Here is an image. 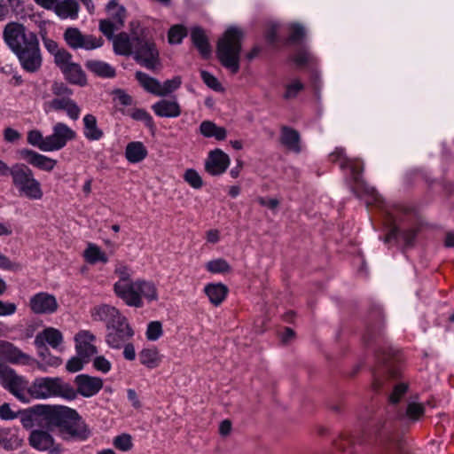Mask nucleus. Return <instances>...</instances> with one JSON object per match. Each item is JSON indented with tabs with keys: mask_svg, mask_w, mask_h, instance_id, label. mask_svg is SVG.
Wrapping results in <instances>:
<instances>
[{
	"mask_svg": "<svg viewBox=\"0 0 454 454\" xmlns=\"http://www.w3.org/2000/svg\"><path fill=\"white\" fill-rule=\"evenodd\" d=\"M84 123V136L87 139L94 141L99 140L104 133L103 131L98 128L97 119L92 114H86L83 118Z\"/></svg>",
	"mask_w": 454,
	"mask_h": 454,
	"instance_id": "2f4dec72",
	"label": "nucleus"
},
{
	"mask_svg": "<svg viewBox=\"0 0 454 454\" xmlns=\"http://www.w3.org/2000/svg\"><path fill=\"white\" fill-rule=\"evenodd\" d=\"M92 317L97 321L106 323L107 331L132 330L125 317L117 309L109 305H102L94 309Z\"/></svg>",
	"mask_w": 454,
	"mask_h": 454,
	"instance_id": "9d476101",
	"label": "nucleus"
},
{
	"mask_svg": "<svg viewBox=\"0 0 454 454\" xmlns=\"http://www.w3.org/2000/svg\"><path fill=\"white\" fill-rule=\"evenodd\" d=\"M51 92L55 98L72 97L73 90L63 82H54L51 85Z\"/></svg>",
	"mask_w": 454,
	"mask_h": 454,
	"instance_id": "13d9d810",
	"label": "nucleus"
},
{
	"mask_svg": "<svg viewBox=\"0 0 454 454\" xmlns=\"http://www.w3.org/2000/svg\"><path fill=\"white\" fill-rule=\"evenodd\" d=\"M114 291L130 307L142 308L144 306L143 298L148 302L158 300L157 287L151 281L137 279L130 283L116 282Z\"/></svg>",
	"mask_w": 454,
	"mask_h": 454,
	"instance_id": "20e7f679",
	"label": "nucleus"
},
{
	"mask_svg": "<svg viewBox=\"0 0 454 454\" xmlns=\"http://www.w3.org/2000/svg\"><path fill=\"white\" fill-rule=\"evenodd\" d=\"M129 115L136 121H140L145 123L146 127L151 129H154V122L153 117L145 109L137 108L131 111Z\"/></svg>",
	"mask_w": 454,
	"mask_h": 454,
	"instance_id": "c03bdc74",
	"label": "nucleus"
},
{
	"mask_svg": "<svg viewBox=\"0 0 454 454\" xmlns=\"http://www.w3.org/2000/svg\"><path fill=\"white\" fill-rule=\"evenodd\" d=\"M1 355L11 364H30L32 357L8 341L0 342Z\"/></svg>",
	"mask_w": 454,
	"mask_h": 454,
	"instance_id": "aec40b11",
	"label": "nucleus"
},
{
	"mask_svg": "<svg viewBox=\"0 0 454 454\" xmlns=\"http://www.w3.org/2000/svg\"><path fill=\"white\" fill-rule=\"evenodd\" d=\"M18 417V414L12 411L10 404L7 403L0 406V418L4 420L13 419Z\"/></svg>",
	"mask_w": 454,
	"mask_h": 454,
	"instance_id": "774afa93",
	"label": "nucleus"
},
{
	"mask_svg": "<svg viewBox=\"0 0 454 454\" xmlns=\"http://www.w3.org/2000/svg\"><path fill=\"white\" fill-rule=\"evenodd\" d=\"M114 445L116 449L121 451H128L132 447L131 437L129 434H123L118 435L114 440Z\"/></svg>",
	"mask_w": 454,
	"mask_h": 454,
	"instance_id": "864d4df0",
	"label": "nucleus"
},
{
	"mask_svg": "<svg viewBox=\"0 0 454 454\" xmlns=\"http://www.w3.org/2000/svg\"><path fill=\"white\" fill-rule=\"evenodd\" d=\"M87 363L88 361L86 359H82L79 356H74L67 361L66 369L69 372H76L82 370L84 364Z\"/></svg>",
	"mask_w": 454,
	"mask_h": 454,
	"instance_id": "4d7b16f0",
	"label": "nucleus"
},
{
	"mask_svg": "<svg viewBox=\"0 0 454 454\" xmlns=\"http://www.w3.org/2000/svg\"><path fill=\"white\" fill-rule=\"evenodd\" d=\"M27 143L38 147L41 151L50 152V150L44 149V145L47 143V137H43L39 130L34 129L27 133Z\"/></svg>",
	"mask_w": 454,
	"mask_h": 454,
	"instance_id": "79ce46f5",
	"label": "nucleus"
},
{
	"mask_svg": "<svg viewBox=\"0 0 454 454\" xmlns=\"http://www.w3.org/2000/svg\"><path fill=\"white\" fill-rule=\"evenodd\" d=\"M119 28H121V27L117 26L110 20H102L99 22V30L109 40H112L114 37V31Z\"/></svg>",
	"mask_w": 454,
	"mask_h": 454,
	"instance_id": "3c124183",
	"label": "nucleus"
},
{
	"mask_svg": "<svg viewBox=\"0 0 454 454\" xmlns=\"http://www.w3.org/2000/svg\"><path fill=\"white\" fill-rule=\"evenodd\" d=\"M30 397L35 399H47L60 397L66 400H74V388L60 377L36 378L28 388Z\"/></svg>",
	"mask_w": 454,
	"mask_h": 454,
	"instance_id": "39448f33",
	"label": "nucleus"
},
{
	"mask_svg": "<svg viewBox=\"0 0 454 454\" xmlns=\"http://www.w3.org/2000/svg\"><path fill=\"white\" fill-rule=\"evenodd\" d=\"M72 55L65 49H59L54 54V61L55 64L60 68L62 71V67H65L71 64Z\"/></svg>",
	"mask_w": 454,
	"mask_h": 454,
	"instance_id": "603ef678",
	"label": "nucleus"
},
{
	"mask_svg": "<svg viewBox=\"0 0 454 454\" xmlns=\"http://www.w3.org/2000/svg\"><path fill=\"white\" fill-rule=\"evenodd\" d=\"M289 36L287 43L299 44L306 35L305 27L300 23H291L288 26Z\"/></svg>",
	"mask_w": 454,
	"mask_h": 454,
	"instance_id": "58836bf2",
	"label": "nucleus"
},
{
	"mask_svg": "<svg viewBox=\"0 0 454 454\" xmlns=\"http://www.w3.org/2000/svg\"><path fill=\"white\" fill-rule=\"evenodd\" d=\"M43 108L46 113L51 111H65L67 116L76 121L81 113V109L71 97L54 98L51 100L46 101L43 104Z\"/></svg>",
	"mask_w": 454,
	"mask_h": 454,
	"instance_id": "dca6fc26",
	"label": "nucleus"
},
{
	"mask_svg": "<svg viewBox=\"0 0 454 454\" xmlns=\"http://www.w3.org/2000/svg\"><path fill=\"white\" fill-rule=\"evenodd\" d=\"M365 436H366V434H364L361 437L360 436L359 437L358 436L357 437H355V436L341 437L335 442V447L342 452L351 453L352 451L349 450V449H352L356 443H359V444L364 443L366 441Z\"/></svg>",
	"mask_w": 454,
	"mask_h": 454,
	"instance_id": "e433bc0d",
	"label": "nucleus"
},
{
	"mask_svg": "<svg viewBox=\"0 0 454 454\" xmlns=\"http://www.w3.org/2000/svg\"><path fill=\"white\" fill-rule=\"evenodd\" d=\"M407 389H408V385L403 382L396 384L395 386L393 392L389 395L391 410L394 411L395 405L400 401L402 396L406 393Z\"/></svg>",
	"mask_w": 454,
	"mask_h": 454,
	"instance_id": "09e8293b",
	"label": "nucleus"
},
{
	"mask_svg": "<svg viewBox=\"0 0 454 454\" xmlns=\"http://www.w3.org/2000/svg\"><path fill=\"white\" fill-rule=\"evenodd\" d=\"M28 441L29 444L37 450H49L51 454H59L62 450L59 444H55L54 438L48 430H33Z\"/></svg>",
	"mask_w": 454,
	"mask_h": 454,
	"instance_id": "f3484780",
	"label": "nucleus"
},
{
	"mask_svg": "<svg viewBox=\"0 0 454 454\" xmlns=\"http://www.w3.org/2000/svg\"><path fill=\"white\" fill-rule=\"evenodd\" d=\"M17 310V306L13 302H7L0 300V317L13 315Z\"/></svg>",
	"mask_w": 454,
	"mask_h": 454,
	"instance_id": "680f3d73",
	"label": "nucleus"
},
{
	"mask_svg": "<svg viewBox=\"0 0 454 454\" xmlns=\"http://www.w3.org/2000/svg\"><path fill=\"white\" fill-rule=\"evenodd\" d=\"M84 257L90 264H95L98 262H102L104 263L108 262L106 254L102 252L98 246L93 244H89L88 247L84 251Z\"/></svg>",
	"mask_w": 454,
	"mask_h": 454,
	"instance_id": "c9c22d12",
	"label": "nucleus"
},
{
	"mask_svg": "<svg viewBox=\"0 0 454 454\" xmlns=\"http://www.w3.org/2000/svg\"><path fill=\"white\" fill-rule=\"evenodd\" d=\"M85 67L89 71L103 78H114L116 74L113 67L101 60H88Z\"/></svg>",
	"mask_w": 454,
	"mask_h": 454,
	"instance_id": "cd10ccee",
	"label": "nucleus"
},
{
	"mask_svg": "<svg viewBox=\"0 0 454 454\" xmlns=\"http://www.w3.org/2000/svg\"><path fill=\"white\" fill-rule=\"evenodd\" d=\"M280 141L288 149L297 153L300 152V135L297 130L287 126H283L281 128Z\"/></svg>",
	"mask_w": 454,
	"mask_h": 454,
	"instance_id": "c85d7f7f",
	"label": "nucleus"
},
{
	"mask_svg": "<svg viewBox=\"0 0 454 454\" xmlns=\"http://www.w3.org/2000/svg\"><path fill=\"white\" fill-rule=\"evenodd\" d=\"M76 389L74 388L75 398L78 395L85 398L96 395L103 387V380L98 377L88 374H79L74 378Z\"/></svg>",
	"mask_w": 454,
	"mask_h": 454,
	"instance_id": "4468645a",
	"label": "nucleus"
},
{
	"mask_svg": "<svg viewBox=\"0 0 454 454\" xmlns=\"http://www.w3.org/2000/svg\"><path fill=\"white\" fill-rule=\"evenodd\" d=\"M202 81L212 90L215 91H221L223 90L222 85L218 80L211 74L209 72L202 70L200 72Z\"/></svg>",
	"mask_w": 454,
	"mask_h": 454,
	"instance_id": "6e6d98bb",
	"label": "nucleus"
},
{
	"mask_svg": "<svg viewBox=\"0 0 454 454\" xmlns=\"http://www.w3.org/2000/svg\"><path fill=\"white\" fill-rule=\"evenodd\" d=\"M187 35V29L183 25H174L172 26L168 34V38L169 43H181L184 37Z\"/></svg>",
	"mask_w": 454,
	"mask_h": 454,
	"instance_id": "ea45409f",
	"label": "nucleus"
},
{
	"mask_svg": "<svg viewBox=\"0 0 454 454\" xmlns=\"http://www.w3.org/2000/svg\"><path fill=\"white\" fill-rule=\"evenodd\" d=\"M63 342L61 332L53 327H47L35 338V345L43 346L48 343L52 348H58Z\"/></svg>",
	"mask_w": 454,
	"mask_h": 454,
	"instance_id": "4be33fe9",
	"label": "nucleus"
},
{
	"mask_svg": "<svg viewBox=\"0 0 454 454\" xmlns=\"http://www.w3.org/2000/svg\"><path fill=\"white\" fill-rule=\"evenodd\" d=\"M159 117L176 118L181 114V107L176 100L161 99L152 106Z\"/></svg>",
	"mask_w": 454,
	"mask_h": 454,
	"instance_id": "412c9836",
	"label": "nucleus"
},
{
	"mask_svg": "<svg viewBox=\"0 0 454 454\" xmlns=\"http://www.w3.org/2000/svg\"><path fill=\"white\" fill-rule=\"evenodd\" d=\"M346 165L350 168L354 180L356 183H359L360 176L363 172V165L358 161H346L340 163L341 168L345 167Z\"/></svg>",
	"mask_w": 454,
	"mask_h": 454,
	"instance_id": "bf43d9fd",
	"label": "nucleus"
},
{
	"mask_svg": "<svg viewBox=\"0 0 454 454\" xmlns=\"http://www.w3.org/2000/svg\"><path fill=\"white\" fill-rule=\"evenodd\" d=\"M115 273L119 276L121 283H130V270L125 265H119L115 269Z\"/></svg>",
	"mask_w": 454,
	"mask_h": 454,
	"instance_id": "338daca9",
	"label": "nucleus"
},
{
	"mask_svg": "<svg viewBox=\"0 0 454 454\" xmlns=\"http://www.w3.org/2000/svg\"><path fill=\"white\" fill-rule=\"evenodd\" d=\"M184 179L194 189H200L203 185L201 176L195 169L192 168H189L184 172Z\"/></svg>",
	"mask_w": 454,
	"mask_h": 454,
	"instance_id": "49530a36",
	"label": "nucleus"
},
{
	"mask_svg": "<svg viewBox=\"0 0 454 454\" xmlns=\"http://www.w3.org/2000/svg\"><path fill=\"white\" fill-rule=\"evenodd\" d=\"M10 176L12 178V184L17 188L20 195L30 200H40L43 193L41 184L34 177L33 171L23 163H16L10 168Z\"/></svg>",
	"mask_w": 454,
	"mask_h": 454,
	"instance_id": "0eeeda50",
	"label": "nucleus"
},
{
	"mask_svg": "<svg viewBox=\"0 0 454 454\" xmlns=\"http://www.w3.org/2000/svg\"><path fill=\"white\" fill-rule=\"evenodd\" d=\"M138 357L140 363L149 369L158 367L160 363V356L155 348L142 349Z\"/></svg>",
	"mask_w": 454,
	"mask_h": 454,
	"instance_id": "72a5a7b5",
	"label": "nucleus"
},
{
	"mask_svg": "<svg viewBox=\"0 0 454 454\" xmlns=\"http://www.w3.org/2000/svg\"><path fill=\"white\" fill-rule=\"evenodd\" d=\"M60 19L74 20L78 17L80 6L75 0H57L52 9Z\"/></svg>",
	"mask_w": 454,
	"mask_h": 454,
	"instance_id": "b1692460",
	"label": "nucleus"
},
{
	"mask_svg": "<svg viewBox=\"0 0 454 454\" xmlns=\"http://www.w3.org/2000/svg\"><path fill=\"white\" fill-rule=\"evenodd\" d=\"M191 38L201 57L206 59H208L211 56L212 49L204 30L200 27H193L191 32Z\"/></svg>",
	"mask_w": 454,
	"mask_h": 454,
	"instance_id": "5701e85b",
	"label": "nucleus"
},
{
	"mask_svg": "<svg viewBox=\"0 0 454 454\" xmlns=\"http://www.w3.org/2000/svg\"><path fill=\"white\" fill-rule=\"evenodd\" d=\"M134 334L132 330L108 331L106 341L113 348H120Z\"/></svg>",
	"mask_w": 454,
	"mask_h": 454,
	"instance_id": "7c9ffc66",
	"label": "nucleus"
},
{
	"mask_svg": "<svg viewBox=\"0 0 454 454\" xmlns=\"http://www.w3.org/2000/svg\"><path fill=\"white\" fill-rule=\"evenodd\" d=\"M132 55L137 64L148 70L156 71L160 67V54L156 44L146 36H134Z\"/></svg>",
	"mask_w": 454,
	"mask_h": 454,
	"instance_id": "6e6552de",
	"label": "nucleus"
},
{
	"mask_svg": "<svg viewBox=\"0 0 454 454\" xmlns=\"http://www.w3.org/2000/svg\"><path fill=\"white\" fill-rule=\"evenodd\" d=\"M64 39L72 49L93 50L102 46L103 39L91 35H84L76 27H68L64 33Z\"/></svg>",
	"mask_w": 454,
	"mask_h": 454,
	"instance_id": "f8f14e48",
	"label": "nucleus"
},
{
	"mask_svg": "<svg viewBox=\"0 0 454 454\" xmlns=\"http://www.w3.org/2000/svg\"><path fill=\"white\" fill-rule=\"evenodd\" d=\"M204 291L207 295L210 302L215 306H218L223 301L229 290L225 285L222 283H216L207 285Z\"/></svg>",
	"mask_w": 454,
	"mask_h": 454,
	"instance_id": "a878e982",
	"label": "nucleus"
},
{
	"mask_svg": "<svg viewBox=\"0 0 454 454\" xmlns=\"http://www.w3.org/2000/svg\"><path fill=\"white\" fill-rule=\"evenodd\" d=\"M18 153L20 157L26 160L28 164L43 171H51L57 164L56 160L40 154L30 149H20L18 151Z\"/></svg>",
	"mask_w": 454,
	"mask_h": 454,
	"instance_id": "6ab92c4d",
	"label": "nucleus"
},
{
	"mask_svg": "<svg viewBox=\"0 0 454 454\" xmlns=\"http://www.w3.org/2000/svg\"><path fill=\"white\" fill-rule=\"evenodd\" d=\"M229 165V156L222 150L215 149L209 153L205 163V169L212 176H219L226 171Z\"/></svg>",
	"mask_w": 454,
	"mask_h": 454,
	"instance_id": "a211bd4d",
	"label": "nucleus"
},
{
	"mask_svg": "<svg viewBox=\"0 0 454 454\" xmlns=\"http://www.w3.org/2000/svg\"><path fill=\"white\" fill-rule=\"evenodd\" d=\"M136 79L140 85L148 92L159 96V90L161 83L155 78L149 76L147 74L137 71L136 72Z\"/></svg>",
	"mask_w": 454,
	"mask_h": 454,
	"instance_id": "473e14b6",
	"label": "nucleus"
},
{
	"mask_svg": "<svg viewBox=\"0 0 454 454\" xmlns=\"http://www.w3.org/2000/svg\"><path fill=\"white\" fill-rule=\"evenodd\" d=\"M75 348L77 355L88 362L90 357L97 354V347L92 343H76Z\"/></svg>",
	"mask_w": 454,
	"mask_h": 454,
	"instance_id": "a18cd8bd",
	"label": "nucleus"
},
{
	"mask_svg": "<svg viewBox=\"0 0 454 454\" xmlns=\"http://www.w3.org/2000/svg\"><path fill=\"white\" fill-rule=\"evenodd\" d=\"M94 367L104 373L108 372L111 369L110 362L104 356H97L93 361Z\"/></svg>",
	"mask_w": 454,
	"mask_h": 454,
	"instance_id": "e2e57ef3",
	"label": "nucleus"
},
{
	"mask_svg": "<svg viewBox=\"0 0 454 454\" xmlns=\"http://www.w3.org/2000/svg\"><path fill=\"white\" fill-rule=\"evenodd\" d=\"M76 343H92L96 337L89 331H80L74 337Z\"/></svg>",
	"mask_w": 454,
	"mask_h": 454,
	"instance_id": "69168bd1",
	"label": "nucleus"
},
{
	"mask_svg": "<svg viewBox=\"0 0 454 454\" xmlns=\"http://www.w3.org/2000/svg\"><path fill=\"white\" fill-rule=\"evenodd\" d=\"M304 89V85L299 81L295 80L293 82L287 84L286 86V92L284 94V98L291 99L294 98L300 91Z\"/></svg>",
	"mask_w": 454,
	"mask_h": 454,
	"instance_id": "5fc2aeb1",
	"label": "nucleus"
},
{
	"mask_svg": "<svg viewBox=\"0 0 454 454\" xmlns=\"http://www.w3.org/2000/svg\"><path fill=\"white\" fill-rule=\"evenodd\" d=\"M216 129V125L210 121H204L200 123V133L206 137H212V134Z\"/></svg>",
	"mask_w": 454,
	"mask_h": 454,
	"instance_id": "0e129e2a",
	"label": "nucleus"
},
{
	"mask_svg": "<svg viewBox=\"0 0 454 454\" xmlns=\"http://www.w3.org/2000/svg\"><path fill=\"white\" fill-rule=\"evenodd\" d=\"M379 368L374 372L373 388L378 391L385 379H397L401 370L399 364L402 357L399 351L393 348H379L375 349Z\"/></svg>",
	"mask_w": 454,
	"mask_h": 454,
	"instance_id": "423d86ee",
	"label": "nucleus"
},
{
	"mask_svg": "<svg viewBox=\"0 0 454 454\" xmlns=\"http://www.w3.org/2000/svg\"><path fill=\"white\" fill-rule=\"evenodd\" d=\"M19 445V439L15 435L11 436L10 438H0V447L4 448L6 450H14L18 448Z\"/></svg>",
	"mask_w": 454,
	"mask_h": 454,
	"instance_id": "052dcab7",
	"label": "nucleus"
},
{
	"mask_svg": "<svg viewBox=\"0 0 454 454\" xmlns=\"http://www.w3.org/2000/svg\"><path fill=\"white\" fill-rule=\"evenodd\" d=\"M36 414L40 425L48 431L58 429L64 441L83 442L90 438L91 431L79 413L62 405H38Z\"/></svg>",
	"mask_w": 454,
	"mask_h": 454,
	"instance_id": "f257e3e1",
	"label": "nucleus"
},
{
	"mask_svg": "<svg viewBox=\"0 0 454 454\" xmlns=\"http://www.w3.org/2000/svg\"><path fill=\"white\" fill-rule=\"evenodd\" d=\"M29 307L35 314H53L57 311L59 304L53 294L40 292L30 298Z\"/></svg>",
	"mask_w": 454,
	"mask_h": 454,
	"instance_id": "2eb2a0df",
	"label": "nucleus"
},
{
	"mask_svg": "<svg viewBox=\"0 0 454 454\" xmlns=\"http://www.w3.org/2000/svg\"><path fill=\"white\" fill-rule=\"evenodd\" d=\"M163 333L162 325L160 321H152L147 325L146 338L149 340H157Z\"/></svg>",
	"mask_w": 454,
	"mask_h": 454,
	"instance_id": "8fccbe9b",
	"label": "nucleus"
},
{
	"mask_svg": "<svg viewBox=\"0 0 454 454\" xmlns=\"http://www.w3.org/2000/svg\"><path fill=\"white\" fill-rule=\"evenodd\" d=\"M182 83V80L180 76H176L170 80L165 81L159 90V96L164 97L167 96L176 90H177Z\"/></svg>",
	"mask_w": 454,
	"mask_h": 454,
	"instance_id": "37998d69",
	"label": "nucleus"
},
{
	"mask_svg": "<svg viewBox=\"0 0 454 454\" xmlns=\"http://www.w3.org/2000/svg\"><path fill=\"white\" fill-rule=\"evenodd\" d=\"M76 134L63 122H57L52 129V134L47 136V143L44 149L59 151L66 146L68 141L74 139Z\"/></svg>",
	"mask_w": 454,
	"mask_h": 454,
	"instance_id": "ddd939ff",
	"label": "nucleus"
},
{
	"mask_svg": "<svg viewBox=\"0 0 454 454\" xmlns=\"http://www.w3.org/2000/svg\"><path fill=\"white\" fill-rule=\"evenodd\" d=\"M364 342L368 347L373 345L380 347L383 342L380 327L368 326L364 335Z\"/></svg>",
	"mask_w": 454,
	"mask_h": 454,
	"instance_id": "4c0bfd02",
	"label": "nucleus"
},
{
	"mask_svg": "<svg viewBox=\"0 0 454 454\" xmlns=\"http://www.w3.org/2000/svg\"><path fill=\"white\" fill-rule=\"evenodd\" d=\"M62 73L71 83L83 85L86 82L85 74L81 66L76 63L72 62L68 66L62 67Z\"/></svg>",
	"mask_w": 454,
	"mask_h": 454,
	"instance_id": "c756f323",
	"label": "nucleus"
},
{
	"mask_svg": "<svg viewBox=\"0 0 454 454\" xmlns=\"http://www.w3.org/2000/svg\"><path fill=\"white\" fill-rule=\"evenodd\" d=\"M0 384L17 399L23 403L29 401L28 381L22 376L18 375L13 369L4 368L0 370Z\"/></svg>",
	"mask_w": 454,
	"mask_h": 454,
	"instance_id": "1a4fd4ad",
	"label": "nucleus"
},
{
	"mask_svg": "<svg viewBox=\"0 0 454 454\" xmlns=\"http://www.w3.org/2000/svg\"><path fill=\"white\" fill-rule=\"evenodd\" d=\"M3 37L27 72L35 73L41 67L39 41L34 32L20 23L10 22L4 28Z\"/></svg>",
	"mask_w": 454,
	"mask_h": 454,
	"instance_id": "f03ea898",
	"label": "nucleus"
},
{
	"mask_svg": "<svg viewBox=\"0 0 454 454\" xmlns=\"http://www.w3.org/2000/svg\"><path fill=\"white\" fill-rule=\"evenodd\" d=\"M425 412L423 404L411 402L407 404L404 411L398 412L396 418L399 419H408L411 420H418Z\"/></svg>",
	"mask_w": 454,
	"mask_h": 454,
	"instance_id": "f704fd0d",
	"label": "nucleus"
},
{
	"mask_svg": "<svg viewBox=\"0 0 454 454\" xmlns=\"http://www.w3.org/2000/svg\"><path fill=\"white\" fill-rule=\"evenodd\" d=\"M112 40L115 54L121 56L132 55L134 50V37L130 39L127 33L121 32Z\"/></svg>",
	"mask_w": 454,
	"mask_h": 454,
	"instance_id": "393cba45",
	"label": "nucleus"
},
{
	"mask_svg": "<svg viewBox=\"0 0 454 454\" xmlns=\"http://www.w3.org/2000/svg\"><path fill=\"white\" fill-rule=\"evenodd\" d=\"M312 55L306 47H301L296 51L293 60L298 67H304L312 60Z\"/></svg>",
	"mask_w": 454,
	"mask_h": 454,
	"instance_id": "de8ad7c7",
	"label": "nucleus"
},
{
	"mask_svg": "<svg viewBox=\"0 0 454 454\" xmlns=\"http://www.w3.org/2000/svg\"><path fill=\"white\" fill-rule=\"evenodd\" d=\"M147 150L142 142H130L127 145L125 157L131 163H138L147 156Z\"/></svg>",
	"mask_w": 454,
	"mask_h": 454,
	"instance_id": "bb28decb",
	"label": "nucleus"
},
{
	"mask_svg": "<svg viewBox=\"0 0 454 454\" xmlns=\"http://www.w3.org/2000/svg\"><path fill=\"white\" fill-rule=\"evenodd\" d=\"M387 215L389 222V230L384 242L389 243L393 240L397 241L401 239L405 247L412 246L417 236L418 230L415 228L403 230L402 229V219L396 216L394 212L387 211Z\"/></svg>",
	"mask_w": 454,
	"mask_h": 454,
	"instance_id": "9b49d317",
	"label": "nucleus"
},
{
	"mask_svg": "<svg viewBox=\"0 0 454 454\" xmlns=\"http://www.w3.org/2000/svg\"><path fill=\"white\" fill-rule=\"evenodd\" d=\"M244 34L241 29L231 27L217 43V58L221 64L229 69L231 74H237L239 70L241 40Z\"/></svg>",
	"mask_w": 454,
	"mask_h": 454,
	"instance_id": "7ed1b4c3",
	"label": "nucleus"
},
{
	"mask_svg": "<svg viewBox=\"0 0 454 454\" xmlns=\"http://www.w3.org/2000/svg\"><path fill=\"white\" fill-rule=\"evenodd\" d=\"M206 269L212 273H226L231 270V266L226 260L219 258L209 261L206 265Z\"/></svg>",
	"mask_w": 454,
	"mask_h": 454,
	"instance_id": "a19ab883",
	"label": "nucleus"
}]
</instances>
